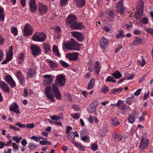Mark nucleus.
I'll use <instances>...</instances> for the list:
<instances>
[{
  "label": "nucleus",
  "instance_id": "25",
  "mask_svg": "<svg viewBox=\"0 0 153 153\" xmlns=\"http://www.w3.org/2000/svg\"><path fill=\"white\" fill-rule=\"evenodd\" d=\"M75 3L78 7H82L85 4V0H74Z\"/></svg>",
  "mask_w": 153,
  "mask_h": 153
},
{
  "label": "nucleus",
  "instance_id": "54",
  "mask_svg": "<svg viewBox=\"0 0 153 153\" xmlns=\"http://www.w3.org/2000/svg\"><path fill=\"white\" fill-rule=\"evenodd\" d=\"M106 82H115L116 80H115L114 78H112L111 76H108L107 78L105 79Z\"/></svg>",
  "mask_w": 153,
  "mask_h": 153
},
{
  "label": "nucleus",
  "instance_id": "40",
  "mask_svg": "<svg viewBox=\"0 0 153 153\" xmlns=\"http://www.w3.org/2000/svg\"><path fill=\"white\" fill-rule=\"evenodd\" d=\"M119 124V123L117 120L116 119H112L111 124L113 127H115Z\"/></svg>",
  "mask_w": 153,
  "mask_h": 153
},
{
  "label": "nucleus",
  "instance_id": "51",
  "mask_svg": "<svg viewBox=\"0 0 153 153\" xmlns=\"http://www.w3.org/2000/svg\"><path fill=\"white\" fill-rule=\"evenodd\" d=\"M68 0H60V5L62 7L64 6L67 3V1Z\"/></svg>",
  "mask_w": 153,
  "mask_h": 153
},
{
  "label": "nucleus",
  "instance_id": "57",
  "mask_svg": "<svg viewBox=\"0 0 153 153\" xmlns=\"http://www.w3.org/2000/svg\"><path fill=\"white\" fill-rule=\"evenodd\" d=\"M30 138L36 142H39L40 141L39 136L37 137L35 136H33L30 137Z\"/></svg>",
  "mask_w": 153,
  "mask_h": 153
},
{
  "label": "nucleus",
  "instance_id": "32",
  "mask_svg": "<svg viewBox=\"0 0 153 153\" xmlns=\"http://www.w3.org/2000/svg\"><path fill=\"white\" fill-rule=\"evenodd\" d=\"M75 137V133L73 132H70L67 136V139L71 141H73L74 140Z\"/></svg>",
  "mask_w": 153,
  "mask_h": 153
},
{
  "label": "nucleus",
  "instance_id": "37",
  "mask_svg": "<svg viewBox=\"0 0 153 153\" xmlns=\"http://www.w3.org/2000/svg\"><path fill=\"white\" fill-rule=\"evenodd\" d=\"M49 63V65L51 68H54L57 66V64L55 62L52 60L49 61H48Z\"/></svg>",
  "mask_w": 153,
  "mask_h": 153
},
{
  "label": "nucleus",
  "instance_id": "49",
  "mask_svg": "<svg viewBox=\"0 0 153 153\" xmlns=\"http://www.w3.org/2000/svg\"><path fill=\"white\" fill-rule=\"evenodd\" d=\"M89 137L86 136H83L82 139V140L86 143L88 142L89 141Z\"/></svg>",
  "mask_w": 153,
  "mask_h": 153
},
{
  "label": "nucleus",
  "instance_id": "46",
  "mask_svg": "<svg viewBox=\"0 0 153 153\" xmlns=\"http://www.w3.org/2000/svg\"><path fill=\"white\" fill-rule=\"evenodd\" d=\"M138 62L139 65L142 67H143L146 64L145 61L143 59H141L140 60H138Z\"/></svg>",
  "mask_w": 153,
  "mask_h": 153
},
{
  "label": "nucleus",
  "instance_id": "28",
  "mask_svg": "<svg viewBox=\"0 0 153 153\" xmlns=\"http://www.w3.org/2000/svg\"><path fill=\"white\" fill-rule=\"evenodd\" d=\"M55 30V36L56 37L59 38L60 37L59 33L61 32L60 28L58 26H56L54 28Z\"/></svg>",
  "mask_w": 153,
  "mask_h": 153
},
{
  "label": "nucleus",
  "instance_id": "53",
  "mask_svg": "<svg viewBox=\"0 0 153 153\" xmlns=\"http://www.w3.org/2000/svg\"><path fill=\"white\" fill-rule=\"evenodd\" d=\"M124 27L128 30H131L132 28V25H131L125 24L124 25Z\"/></svg>",
  "mask_w": 153,
  "mask_h": 153
},
{
  "label": "nucleus",
  "instance_id": "29",
  "mask_svg": "<svg viewBox=\"0 0 153 153\" xmlns=\"http://www.w3.org/2000/svg\"><path fill=\"white\" fill-rule=\"evenodd\" d=\"M142 43L141 39L139 37H135L133 41V44L137 45L141 44Z\"/></svg>",
  "mask_w": 153,
  "mask_h": 153
},
{
  "label": "nucleus",
  "instance_id": "16",
  "mask_svg": "<svg viewBox=\"0 0 153 153\" xmlns=\"http://www.w3.org/2000/svg\"><path fill=\"white\" fill-rule=\"evenodd\" d=\"M39 10L40 14L43 15L46 13L48 10V8L46 5L43 4L42 3H39Z\"/></svg>",
  "mask_w": 153,
  "mask_h": 153
},
{
  "label": "nucleus",
  "instance_id": "48",
  "mask_svg": "<svg viewBox=\"0 0 153 153\" xmlns=\"http://www.w3.org/2000/svg\"><path fill=\"white\" fill-rule=\"evenodd\" d=\"M12 146L14 149V151H18L19 150V146L16 143H12Z\"/></svg>",
  "mask_w": 153,
  "mask_h": 153
},
{
  "label": "nucleus",
  "instance_id": "56",
  "mask_svg": "<svg viewBox=\"0 0 153 153\" xmlns=\"http://www.w3.org/2000/svg\"><path fill=\"white\" fill-rule=\"evenodd\" d=\"M97 147L98 146L97 144L94 143L91 146V149L93 151H95L97 150Z\"/></svg>",
  "mask_w": 153,
  "mask_h": 153
},
{
  "label": "nucleus",
  "instance_id": "6",
  "mask_svg": "<svg viewBox=\"0 0 153 153\" xmlns=\"http://www.w3.org/2000/svg\"><path fill=\"white\" fill-rule=\"evenodd\" d=\"M51 91L52 93L54 94L55 97L57 99H60L61 96L58 88L57 84L54 83L52 84L51 87Z\"/></svg>",
  "mask_w": 153,
  "mask_h": 153
},
{
  "label": "nucleus",
  "instance_id": "3",
  "mask_svg": "<svg viewBox=\"0 0 153 153\" xmlns=\"http://www.w3.org/2000/svg\"><path fill=\"white\" fill-rule=\"evenodd\" d=\"M144 8V4L143 2L140 1L137 7V11L134 14L135 17L137 19H140L143 15V10Z\"/></svg>",
  "mask_w": 153,
  "mask_h": 153
},
{
  "label": "nucleus",
  "instance_id": "26",
  "mask_svg": "<svg viewBox=\"0 0 153 153\" xmlns=\"http://www.w3.org/2000/svg\"><path fill=\"white\" fill-rule=\"evenodd\" d=\"M36 73V70L34 68H30L29 69L27 73V78L32 77L35 75Z\"/></svg>",
  "mask_w": 153,
  "mask_h": 153
},
{
  "label": "nucleus",
  "instance_id": "20",
  "mask_svg": "<svg viewBox=\"0 0 153 153\" xmlns=\"http://www.w3.org/2000/svg\"><path fill=\"white\" fill-rule=\"evenodd\" d=\"M35 1V0H30L29 2L30 11L32 13L35 12L37 8Z\"/></svg>",
  "mask_w": 153,
  "mask_h": 153
},
{
  "label": "nucleus",
  "instance_id": "63",
  "mask_svg": "<svg viewBox=\"0 0 153 153\" xmlns=\"http://www.w3.org/2000/svg\"><path fill=\"white\" fill-rule=\"evenodd\" d=\"M122 46L120 45H119L115 49V52L116 53L118 52L120 49L122 48Z\"/></svg>",
  "mask_w": 153,
  "mask_h": 153
},
{
  "label": "nucleus",
  "instance_id": "47",
  "mask_svg": "<svg viewBox=\"0 0 153 153\" xmlns=\"http://www.w3.org/2000/svg\"><path fill=\"white\" fill-rule=\"evenodd\" d=\"M59 62L61 65L64 67H67L69 66V65L67 63L62 60H60Z\"/></svg>",
  "mask_w": 153,
  "mask_h": 153
},
{
  "label": "nucleus",
  "instance_id": "13",
  "mask_svg": "<svg viewBox=\"0 0 153 153\" xmlns=\"http://www.w3.org/2000/svg\"><path fill=\"white\" fill-rule=\"evenodd\" d=\"M4 79L10 86L12 88L15 87L16 85V83L12 77L10 75L5 76Z\"/></svg>",
  "mask_w": 153,
  "mask_h": 153
},
{
  "label": "nucleus",
  "instance_id": "17",
  "mask_svg": "<svg viewBox=\"0 0 153 153\" xmlns=\"http://www.w3.org/2000/svg\"><path fill=\"white\" fill-rule=\"evenodd\" d=\"M78 53L75 52L72 53H68L66 54V57L71 61H75L77 58Z\"/></svg>",
  "mask_w": 153,
  "mask_h": 153
},
{
  "label": "nucleus",
  "instance_id": "12",
  "mask_svg": "<svg viewBox=\"0 0 153 153\" xmlns=\"http://www.w3.org/2000/svg\"><path fill=\"white\" fill-rule=\"evenodd\" d=\"M71 34L73 36L76 38L79 41H82L85 39L83 34L81 33L76 31H73L71 32Z\"/></svg>",
  "mask_w": 153,
  "mask_h": 153
},
{
  "label": "nucleus",
  "instance_id": "23",
  "mask_svg": "<svg viewBox=\"0 0 153 153\" xmlns=\"http://www.w3.org/2000/svg\"><path fill=\"white\" fill-rule=\"evenodd\" d=\"M42 47L45 54L48 53L51 51V46L48 43H44L42 45Z\"/></svg>",
  "mask_w": 153,
  "mask_h": 153
},
{
  "label": "nucleus",
  "instance_id": "15",
  "mask_svg": "<svg viewBox=\"0 0 153 153\" xmlns=\"http://www.w3.org/2000/svg\"><path fill=\"white\" fill-rule=\"evenodd\" d=\"M123 1L120 0L117 4L116 7L117 12L122 14L124 12V7L123 5Z\"/></svg>",
  "mask_w": 153,
  "mask_h": 153
},
{
  "label": "nucleus",
  "instance_id": "5",
  "mask_svg": "<svg viewBox=\"0 0 153 153\" xmlns=\"http://www.w3.org/2000/svg\"><path fill=\"white\" fill-rule=\"evenodd\" d=\"M66 79L62 74L57 76L55 80V82L60 87H63L65 84Z\"/></svg>",
  "mask_w": 153,
  "mask_h": 153
},
{
  "label": "nucleus",
  "instance_id": "14",
  "mask_svg": "<svg viewBox=\"0 0 153 153\" xmlns=\"http://www.w3.org/2000/svg\"><path fill=\"white\" fill-rule=\"evenodd\" d=\"M32 53L34 56H38L41 53V50L39 47L35 45H31L30 46Z\"/></svg>",
  "mask_w": 153,
  "mask_h": 153
},
{
  "label": "nucleus",
  "instance_id": "61",
  "mask_svg": "<svg viewBox=\"0 0 153 153\" xmlns=\"http://www.w3.org/2000/svg\"><path fill=\"white\" fill-rule=\"evenodd\" d=\"M15 125L21 128H24L25 127V125L23 124H22L19 122H18L16 123L15 124Z\"/></svg>",
  "mask_w": 153,
  "mask_h": 153
},
{
  "label": "nucleus",
  "instance_id": "55",
  "mask_svg": "<svg viewBox=\"0 0 153 153\" xmlns=\"http://www.w3.org/2000/svg\"><path fill=\"white\" fill-rule=\"evenodd\" d=\"M127 78V80L131 79L134 77V75L133 74H126V76Z\"/></svg>",
  "mask_w": 153,
  "mask_h": 153
},
{
  "label": "nucleus",
  "instance_id": "34",
  "mask_svg": "<svg viewBox=\"0 0 153 153\" xmlns=\"http://www.w3.org/2000/svg\"><path fill=\"white\" fill-rule=\"evenodd\" d=\"M95 82V81L94 79H91L88 85V89H90L92 88L94 85Z\"/></svg>",
  "mask_w": 153,
  "mask_h": 153
},
{
  "label": "nucleus",
  "instance_id": "19",
  "mask_svg": "<svg viewBox=\"0 0 153 153\" xmlns=\"http://www.w3.org/2000/svg\"><path fill=\"white\" fill-rule=\"evenodd\" d=\"M16 76L17 79L20 81L21 84L23 85L25 82V80L22 72L20 71H17Z\"/></svg>",
  "mask_w": 153,
  "mask_h": 153
},
{
  "label": "nucleus",
  "instance_id": "52",
  "mask_svg": "<svg viewBox=\"0 0 153 153\" xmlns=\"http://www.w3.org/2000/svg\"><path fill=\"white\" fill-rule=\"evenodd\" d=\"M50 118L52 120H55V121H57L60 119V117L59 116L56 115H54L52 116H50Z\"/></svg>",
  "mask_w": 153,
  "mask_h": 153
},
{
  "label": "nucleus",
  "instance_id": "22",
  "mask_svg": "<svg viewBox=\"0 0 153 153\" xmlns=\"http://www.w3.org/2000/svg\"><path fill=\"white\" fill-rule=\"evenodd\" d=\"M0 87L2 89V90L4 92H6L8 93L9 91V88L7 85L3 81L0 82Z\"/></svg>",
  "mask_w": 153,
  "mask_h": 153
},
{
  "label": "nucleus",
  "instance_id": "35",
  "mask_svg": "<svg viewBox=\"0 0 153 153\" xmlns=\"http://www.w3.org/2000/svg\"><path fill=\"white\" fill-rule=\"evenodd\" d=\"M111 75L117 79H119L122 76L121 74L117 70H116L114 73L112 74Z\"/></svg>",
  "mask_w": 153,
  "mask_h": 153
},
{
  "label": "nucleus",
  "instance_id": "27",
  "mask_svg": "<svg viewBox=\"0 0 153 153\" xmlns=\"http://www.w3.org/2000/svg\"><path fill=\"white\" fill-rule=\"evenodd\" d=\"M97 106L95 102H92L90 105L88 109V112L90 113L94 112L95 111Z\"/></svg>",
  "mask_w": 153,
  "mask_h": 153
},
{
  "label": "nucleus",
  "instance_id": "31",
  "mask_svg": "<svg viewBox=\"0 0 153 153\" xmlns=\"http://www.w3.org/2000/svg\"><path fill=\"white\" fill-rule=\"evenodd\" d=\"M113 137L116 141H118L122 139L121 135L119 134L114 133L113 134Z\"/></svg>",
  "mask_w": 153,
  "mask_h": 153
},
{
  "label": "nucleus",
  "instance_id": "38",
  "mask_svg": "<svg viewBox=\"0 0 153 153\" xmlns=\"http://www.w3.org/2000/svg\"><path fill=\"white\" fill-rule=\"evenodd\" d=\"M73 143L75 146L78 147L79 149L82 151H84L85 150V149L80 144L77 143L76 142H73Z\"/></svg>",
  "mask_w": 153,
  "mask_h": 153
},
{
  "label": "nucleus",
  "instance_id": "41",
  "mask_svg": "<svg viewBox=\"0 0 153 153\" xmlns=\"http://www.w3.org/2000/svg\"><path fill=\"white\" fill-rule=\"evenodd\" d=\"M133 98L134 97L132 96L131 97L127 98L126 99V102L129 105L131 104L133 100Z\"/></svg>",
  "mask_w": 153,
  "mask_h": 153
},
{
  "label": "nucleus",
  "instance_id": "44",
  "mask_svg": "<svg viewBox=\"0 0 153 153\" xmlns=\"http://www.w3.org/2000/svg\"><path fill=\"white\" fill-rule=\"evenodd\" d=\"M101 91L103 93L106 94L109 91V89L107 86L104 85L102 88Z\"/></svg>",
  "mask_w": 153,
  "mask_h": 153
},
{
  "label": "nucleus",
  "instance_id": "50",
  "mask_svg": "<svg viewBox=\"0 0 153 153\" xmlns=\"http://www.w3.org/2000/svg\"><path fill=\"white\" fill-rule=\"evenodd\" d=\"M134 117L133 116H130L128 119V120L129 123H132L134 121Z\"/></svg>",
  "mask_w": 153,
  "mask_h": 153
},
{
  "label": "nucleus",
  "instance_id": "10",
  "mask_svg": "<svg viewBox=\"0 0 153 153\" xmlns=\"http://www.w3.org/2000/svg\"><path fill=\"white\" fill-rule=\"evenodd\" d=\"M144 137L143 135L141 137V142L140 143V145L139 147L142 150H143L147 148L149 142V140L148 139L144 140Z\"/></svg>",
  "mask_w": 153,
  "mask_h": 153
},
{
  "label": "nucleus",
  "instance_id": "30",
  "mask_svg": "<svg viewBox=\"0 0 153 153\" xmlns=\"http://www.w3.org/2000/svg\"><path fill=\"white\" fill-rule=\"evenodd\" d=\"M52 51L53 53L56 56L60 57V54L59 52L57 47L56 45H53L52 48Z\"/></svg>",
  "mask_w": 153,
  "mask_h": 153
},
{
  "label": "nucleus",
  "instance_id": "58",
  "mask_svg": "<svg viewBox=\"0 0 153 153\" xmlns=\"http://www.w3.org/2000/svg\"><path fill=\"white\" fill-rule=\"evenodd\" d=\"M123 103V101L121 100H119L117 102L114 104H112V105H116L118 107H119Z\"/></svg>",
  "mask_w": 153,
  "mask_h": 153
},
{
  "label": "nucleus",
  "instance_id": "21",
  "mask_svg": "<svg viewBox=\"0 0 153 153\" xmlns=\"http://www.w3.org/2000/svg\"><path fill=\"white\" fill-rule=\"evenodd\" d=\"M108 43V40L105 38H103L100 40V46L103 49H105L107 47Z\"/></svg>",
  "mask_w": 153,
  "mask_h": 153
},
{
  "label": "nucleus",
  "instance_id": "33",
  "mask_svg": "<svg viewBox=\"0 0 153 153\" xmlns=\"http://www.w3.org/2000/svg\"><path fill=\"white\" fill-rule=\"evenodd\" d=\"M127 109L126 105L124 104H123L121 106L120 109L121 113L123 114H125L127 112Z\"/></svg>",
  "mask_w": 153,
  "mask_h": 153
},
{
  "label": "nucleus",
  "instance_id": "45",
  "mask_svg": "<svg viewBox=\"0 0 153 153\" xmlns=\"http://www.w3.org/2000/svg\"><path fill=\"white\" fill-rule=\"evenodd\" d=\"M11 32L14 35L16 36L18 34V30L17 28L15 27H12L11 30Z\"/></svg>",
  "mask_w": 153,
  "mask_h": 153
},
{
  "label": "nucleus",
  "instance_id": "39",
  "mask_svg": "<svg viewBox=\"0 0 153 153\" xmlns=\"http://www.w3.org/2000/svg\"><path fill=\"white\" fill-rule=\"evenodd\" d=\"M123 89V88L121 87H120L119 88L113 89L111 91V93L112 94H116L117 93L121 91Z\"/></svg>",
  "mask_w": 153,
  "mask_h": 153
},
{
  "label": "nucleus",
  "instance_id": "59",
  "mask_svg": "<svg viewBox=\"0 0 153 153\" xmlns=\"http://www.w3.org/2000/svg\"><path fill=\"white\" fill-rule=\"evenodd\" d=\"M71 116L73 118L76 119H78L79 118V115L78 113L74 114L71 115Z\"/></svg>",
  "mask_w": 153,
  "mask_h": 153
},
{
  "label": "nucleus",
  "instance_id": "11",
  "mask_svg": "<svg viewBox=\"0 0 153 153\" xmlns=\"http://www.w3.org/2000/svg\"><path fill=\"white\" fill-rule=\"evenodd\" d=\"M43 77L45 78L43 82L46 85H48L52 83L53 79V76L49 74H46L44 75Z\"/></svg>",
  "mask_w": 153,
  "mask_h": 153
},
{
  "label": "nucleus",
  "instance_id": "8",
  "mask_svg": "<svg viewBox=\"0 0 153 153\" xmlns=\"http://www.w3.org/2000/svg\"><path fill=\"white\" fill-rule=\"evenodd\" d=\"M33 30L32 27L30 25L27 23L25 25L24 31L25 35H31L33 33Z\"/></svg>",
  "mask_w": 153,
  "mask_h": 153
},
{
  "label": "nucleus",
  "instance_id": "7",
  "mask_svg": "<svg viewBox=\"0 0 153 153\" xmlns=\"http://www.w3.org/2000/svg\"><path fill=\"white\" fill-rule=\"evenodd\" d=\"M45 94L46 97L51 101L53 102L54 101L53 96L51 92V88L50 86H47L45 90Z\"/></svg>",
  "mask_w": 153,
  "mask_h": 153
},
{
  "label": "nucleus",
  "instance_id": "2",
  "mask_svg": "<svg viewBox=\"0 0 153 153\" xmlns=\"http://www.w3.org/2000/svg\"><path fill=\"white\" fill-rule=\"evenodd\" d=\"M70 40V42L65 44V48L67 50H79L80 45L77 42H76L73 39H71Z\"/></svg>",
  "mask_w": 153,
  "mask_h": 153
},
{
  "label": "nucleus",
  "instance_id": "60",
  "mask_svg": "<svg viewBox=\"0 0 153 153\" xmlns=\"http://www.w3.org/2000/svg\"><path fill=\"white\" fill-rule=\"evenodd\" d=\"M25 127L27 128H32L34 127V125L33 123H31V124L28 123L26 125Z\"/></svg>",
  "mask_w": 153,
  "mask_h": 153
},
{
  "label": "nucleus",
  "instance_id": "18",
  "mask_svg": "<svg viewBox=\"0 0 153 153\" xmlns=\"http://www.w3.org/2000/svg\"><path fill=\"white\" fill-rule=\"evenodd\" d=\"M10 111L15 112L16 114H19L20 112L18 106L16 103H13L10 105Z\"/></svg>",
  "mask_w": 153,
  "mask_h": 153
},
{
  "label": "nucleus",
  "instance_id": "24",
  "mask_svg": "<svg viewBox=\"0 0 153 153\" xmlns=\"http://www.w3.org/2000/svg\"><path fill=\"white\" fill-rule=\"evenodd\" d=\"M101 68L100 63L98 61H96L94 64V70L95 72L98 75L100 72V69Z\"/></svg>",
  "mask_w": 153,
  "mask_h": 153
},
{
  "label": "nucleus",
  "instance_id": "43",
  "mask_svg": "<svg viewBox=\"0 0 153 153\" xmlns=\"http://www.w3.org/2000/svg\"><path fill=\"white\" fill-rule=\"evenodd\" d=\"M144 29L148 33H150L153 36V29H152L145 27L144 28Z\"/></svg>",
  "mask_w": 153,
  "mask_h": 153
},
{
  "label": "nucleus",
  "instance_id": "36",
  "mask_svg": "<svg viewBox=\"0 0 153 153\" xmlns=\"http://www.w3.org/2000/svg\"><path fill=\"white\" fill-rule=\"evenodd\" d=\"M28 148L31 150H34L37 147V146L34 143L30 142L28 146Z\"/></svg>",
  "mask_w": 153,
  "mask_h": 153
},
{
  "label": "nucleus",
  "instance_id": "9",
  "mask_svg": "<svg viewBox=\"0 0 153 153\" xmlns=\"http://www.w3.org/2000/svg\"><path fill=\"white\" fill-rule=\"evenodd\" d=\"M12 47L11 46L10 48L9 52L7 53V58L5 60L2 62V64H4L7 63L12 59V57L13 56V53L12 51Z\"/></svg>",
  "mask_w": 153,
  "mask_h": 153
},
{
  "label": "nucleus",
  "instance_id": "42",
  "mask_svg": "<svg viewBox=\"0 0 153 153\" xmlns=\"http://www.w3.org/2000/svg\"><path fill=\"white\" fill-rule=\"evenodd\" d=\"M39 143L41 145H51V143L49 141L45 140H40Z\"/></svg>",
  "mask_w": 153,
  "mask_h": 153
},
{
  "label": "nucleus",
  "instance_id": "1",
  "mask_svg": "<svg viewBox=\"0 0 153 153\" xmlns=\"http://www.w3.org/2000/svg\"><path fill=\"white\" fill-rule=\"evenodd\" d=\"M76 16L72 14L69 15L66 19V23L70 24V27L74 29H80L84 28L82 23H78L76 21Z\"/></svg>",
  "mask_w": 153,
  "mask_h": 153
},
{
  "label": "nucleus",
  "instance_id": "62",
  "mask_svg": "<svg viewBox=\"0 0 153 153\" xmlns=\"http://www.w3.org/2000/svg\"><path fill=\"white\" fill-rule=\"evenodd\" d=\"M141 22L143 24H146L148 22V19L146 17H144L142 19Z\"/></svg>",
  "mask_w": 153,
  "mask_h": 153
},
{
  "label": "nucleus",
  "instance_id": "64",
  "mask_svg": "<svg viewBox=\"0 0 153 153\" xmlns=\"http://www.w3.org/2000/svg\"><path fill=\"white\" fill-rule=\"evenodd\" d=\"M108 16L111 18H113L114 17V13L112 10H110L108 12Z\"/></svg>",
  "mask_w": 153,
  "mask_h": 153
},
{
  "label": "nucleus",
  "instance_id": "4",
  "mask_svg": "<svg viewBox=\"0 0 153 153\" xmlns=\"http://www.w3.org/2000/svg\"><path fill=\"white\" fill-rule=\"evenodd\" d=\"M32 38L33 40L39 42H44L46 39V35L45 33L38 32L35 33Z\"/></svg>",
  "mask_w": 153,
  "mask_h": 153
}]
</instances>
